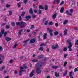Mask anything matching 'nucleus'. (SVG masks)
Segmentation results:
<instances>
[{"mask_svg": "<svg viewBox=\"0 0 78 78\" xmlns=\"http://www.w3.org/2000/svg\"><path fill=\"white\" fill-rule=\"evenodd\" d=\"M44 64V63L42 62H38L36 64V67L37 68H40L41 67H42V66H43Z\"/></svg>", "mask_w": 78, "mask_h": 78, "instance_id": "f257e3e1", "label": "nucleus"}, {"mask_svg": "<svg viewBox=\"0 0 78 78\" xmlns=\"http://www.w3.org/2000/svg\"><path fill=\"white\" fill-rule=\"evenodd\" d=\"M25 26H27V23L23 22V21L21 22L20 27L21 28H25Z\"/></svg>", "mask_w": 78, "mask_h": 78, "instance_id": "f03ea898", "label": "nucleus"}, {"mask_svg": "<svg viewBox=\"0 0 78 78\" xmlns=\"http://www.w3.org/2000/svg\"><path fill=\"white\" fill-rule=\"evenodd\" d=\"M20 70L19 73H22L23 72H24V70H23L24 69V67L20 66Z\"/></svg>", "mask_w": 78, "mask_h": 78, "instance_id": "7ed1b4c3", "label": "nucleus"}, {"mask_svg": "<svg viewBox=\"0 0 78 78\" xmlns=\"http://www.w3.org/2000/svg\"><path fill=\"white\" fill-rule=\"evenodd\" d=\"M36 71L37 73H38V74L41 73V69H40L39 68H38L37 69Z\"/></svg>", "mask_w": 78, "mask_h": 78, "instance_id": "20e7f679", "label": "nucleus"}, {"mask_svg": "<svg viewBox=\"0 0 78 78\" xmlns=\"http://www.w3.org/2000/svg\"><path fill=\"white\" fill-rule=\"evenodd\" d=\"M35 41H36L35 39L33 38L30 40V42L31 43V44H33V43L35 42Z\"/></svg>", "mask_w": 78, "mask_h": 78, "instance_id": "39448f33", "label": "nucleus"}, {"mask_svg": "<svg viewBox=\"0 0 78 78\" xmlns=\"http://www.w3.org/2000/svg\"><path fill=\"white\" fill-rule=\"evenodd\" d=\"M5 39L6 41V42H9V41H10L12 39L9 37H6L5 38Z\"/></svg>", "mask_w": 78, "mask_h": 78, "instance_id": "423d86ee", "label": "nucleus"}, {"mask_svg": "<svg viewBox=\"0 0 78 78\" xmlns=\"http://www.w3.org/2000/svg\"><path fill=\"white\" fill-rule=\"evenodd\" d=\"M29 12L31 14H33V9L30 8L29 9Z\"/></svg>", "mask_w": 78, "mask_h": 78, "instance_id": "0eeeda50", "label": "nucleus"}, {"mask_svg": "<svg viewBox=\"0 0 78 78\" xmlns=\"http://www.w3.org/2000/svg\"><path fill=\"white\" fill-rule=\"evenodd\" d=\"M64 7H62L60 10V12L61 13H63L64 12Z\"/></svg>", "mask_w": 78, "mask_h": 78, "instance_id": "6e6552de", "label": "nucleus"}, {"mask_svg": "<svg viewBox=\"0 0 78 78\" xmlns=\"http://www.w3.org/2000/svg\"><path fill=\"white\" fill-rule=\"evenodd\" d=\"M66 13L67 15H69L70 16H71V15H72V14L71 13H69V12L68 10H66Z\"/></svg>", "mask_w": 78, "mask_h": 78, "instance_id": "1a4fd4ad", "label": "nucleus"}, {"mask_svg": "<svg viewBox=\"0 0 78 78\" xmlns=\"http://www.w3.org/2000/svg\"><path fill=\"white\" fill-rule=\"evenodd\" d=\"M55 75L56 77H58V76H59V73L55 72Z\"/></svg>", "mask_w": 78, "mask_h": 78, "instance_id": "9d476101", "label": "nucleus"}, {"mask_svg": "<svg viewBox=\"0 0 78 78\" xmlns=\"http://www.w3.org/2000/svg\"><path fill=\"white\" fill-rule=\"evenodd\" d=\"M25 18L26 19H31V17L30 15H28L26 16Z\"/></svg>", "mask_w": 78, "mask_h": 78, "instance_id": "9b49d317", "label": "nucleus"}, {"mask_svg": "<svg viewBox=\"0 0 78 78\" xmlns=\"http://www.w3.org/2000/svg\"><path fill=\"white\" fill-rule=\"evenodd\" d=\"M33 73H34V70H33L30 74V77H32V76H33L34 75V74H33Z\"/></svg>", "mask_w": 78, "mask_h": 78, "instance_id": "f8f14e48", "label": "nucleus"}, {"mask_svg": "<svg viewBox=\"0 0 78 78\" xmlns=\"http://www.w3.org/2000/svg\"><path fill=\"white\" fill-rule=\"evenodd\" d=\"M52 32H53V30H50L49 31V34L51 37H52V36H53V33Z\"/></svg>", "mask_w": 78, "mask_h": 78, "instance_id": "ddd939ff", "label": "nucleus"}, {"mask_svg": "<svg viewBox=\"0 0 78 78\" xmlns=\"http://www.w3.org/2000/svg\"><path fill=\"white\" fill-rule=\"evenodd\" d=\"M47 33L44 34L43 35V39L44 40L47 38Z\"/></svg>", "mask_w": 78, "mask_h": 78, "instance_id": "4468645a", "label": "nucleus"}, {"mask_svg": "<svg viewBox=\"0 0 78 78\" xmlns=\"http://www.w3.org/2000/svg\"><path fill=\"white\" fill-rule=\"evenodd\" d=\"M43 57H44V55H41L38 57V59H42V58H43Z\"/></svg>", "mask_w": 78, "mask_h": 78, "instance_id": "2eb2a0df", "label": "nucleus"}, {"mask_svg": "<svg viewBox=\"0 0 78 78\" xmlns=\"http://www.w3.org/2000/svg\"><path fill=\"white\" fill-rule=\"evenodd\" d=\"M39 9H44V8L43 7L42 5H40L39 6Z\"/></svg>", "mask_w": 78, "mask_h": 78, "instance_id": "dca6fc26", "label": "nucleus"}, {"mask_svg": "<svg viewBox=\"0 0 78 78\" xmlns=\"http://www.w3.org/2000/svg\"><path fill=\"white\" fill-rule=\"evenodd\" d=\"M67 29H65L64 32L65 36L67 35Z\"/></svg>", "mask_w": 78, "mask_h": 78, "instance_id": "f3484780", "label": "nucleus"}, {"mask_svg": "<svg viewBox=\"0 0 78 78\" xmlns=\"http://www.w3.org/2000/svg\"><path fill=\"white\" fill-rule=\"evenodd\" d=\"M44 47H41L39 48V50L40 51H43L44 50Z\"/></svg>", "mask_w": 78, "mask_h": 78, "instance_id": "a211bd4d", "label": "nucleus"}, {"mask_svg": "<svg viewBox=\"0 0 78 78\" xmlns=\"http://www.w3.org/2000/svg\"><path fill=\"white\" fill-rule=\"evenodd\" d=\"M67 70H66L65 73L63 74V75L64 76H66L67 75Z\"/></svg>", "mask_w": 78, "mask_h": 78, "instance_id": "6ab92c4d", "label": "nucleus"}, {"mask_svg": "<svg viewBox=\"0 0 78 78\" xmlns=\"http://www.w3.org/2000/svg\"><path fill=\"white\" fill-rule=\"evenodd\" d=\"M44 9L45 11H47V10H48V7L47 5H46L44 6Z\"/></svg>", "mask_w": 78, "mask_h": 78, "instance_id": "aec40b11", "label": "nucleus"}, {"mask_svg": "<svg viewBox=\"0 0 78 78\" xmlns=\"http://www.w3.org/2000/svg\"><path fill=\"white\" fill-rule=\"evenodd\" d=\"M5 67L4 66H3L1 68L0 70L1 71H3V70L4 69H5Z\"/></svg>", "mask_w": 78, "mask_h": 78, "instance_id": "412c9836", "label": "nucleus"}, {"mask_svg": "<svg viewBox=\"0 0 78 78\" xmlns=\"http://www.w3.org/2000/svg\"><path fill=\"white\" fill-rule=\"evenodd\" d=\"M23 31V30L22 29H21L19 31L18 34L19 35H21V33Z\"/></svg>", "mask_w": 78, "mask_h": 78, "instance_id": "4be33fe9", "label": "nucleus"}, {"mask_svg": "<svg viewBox=\"0 0 78 78\" xmlns=\"http://www.w3.org/2000/svg\"><path fill=\"white\" fill-rule=\"evenodd\" d=\"M68 22V20H65L64 21V22H63V24L64 25H66L67 24V23Z\"/></svg>", "mask_w": 78, "mask_h": 78, "instance_id": "5701e85b", "label": "nucleus"}, {"mask_svg": "<svg viewBox=\"0 0 78 78\" xmlns=\"http://www.w3.org/2000/svg\"><path fill=\"white\" fill-rule=\"evenodd\" d=\"M21 22H18L16 23V25H21Z\"/></svg>", "mask_w": 78, "mask_h": 78, "instance_id": "b1692460", "label": "nucleus"}, {"mask_svg": "<svg viewBox=\"0 0 78 78\" xmlns=\"http://www.w3.org/2000/svg\"><path fill=\"white\" fill-rule=\"evenodd\" d=\"M58 32L57 31H56L54 32V36H57L58 34Z\"/></svg>", "mask_w": 78, "mask_h": 78, "instance_id": "393cba45", "label": "nucleus"}, {"mask_svg": "<svg viewBox=\"0 0 78 78\" xmlns=\"http://www.w3.org/2000/svg\"><path fill=\"white\" fill-rule=\"evenodd\" d=\"M5 28L6 29H9V28H10V26H9V25H7L5 26Z\"/></svg>", "mask_w": 78, "mask_h": 78, "instance_id": "a878e982", "label": "nucleus"}, {"mask_svg": "<svg viewBox=\"0 0 78 78\" xmlns=\"http://www.w3.org/2000/svg\"><path fill=\"white\" fill-rule=\"evenodd\" d=\"M2 34H3L5 33V31L4 30V29H2L1 31V32Z\"/></svg>", "mask_w": 78, "mask_h": 78, "instance_id": "bb28decb", "label": "nucleus"}, {"mask_svg": "<svg viewBox=\"0 0 78 78\" xmlns=\"http://www.w3.org/2000/svg\"><path fill=\"white\" fill-rule=\"evenodd\" d=\"M25 12H22V14H21V16H22V17H23V16H24V15H25Z\"/></svg>", "mask_w": 78, "mask_h": 78, "instance_id": "cd10ccee", "label": "nucleus"}, {"mask_svg": "<svg viewBox=\"0 0 78 78\" xmlns=\"http://www.w3.org/2000/svg\"><path fill=\"white\" fill-rule=\"evenodd\" d=\"M56 17V15L55 14H54L52 16V17L53 19H55Z\"/></svg>", "mask_w": 78, "mask_h": 78, "instance_id": "c85d7f7f", "label": "nucleus"}, {"mask_svg": "<svg viewBox=\"0 0 78 78\" xmlns=\"http://www.w3.org/2000/svg\"><path fill=\"white\" fill-rule=\"evenodd\" d=\"M32 61L34 62H37V61H38V60L37 59H33L32 60Z\"/></svg>", "mask_w": 78, "mask_h": 78, "instance_id": "c756f323", "label": "nucleus"}, {"mask_svg": "<svg viewBox=\"0 0 78 78\" xmlns=\"http://www.w3.org/2000/svg\"><path fill=\"white\" fill-rule=\"evenodd\" d=\"M23 2L24 3L25 5H27V3L28 2V0H23Z\"/></svg>", "mask_w": 78, "mask_h": 78, "instance_id": "7c9ffc66", "label": "nucleus"}, {"mask_svg": "<svg viewBox=\"0 0 78 78\" xmlns=\"http://www.w3.org/2000/svg\"><path fill=\"white\" fill-rule=\"evenodd\" d=\"M32 14V18H33V19H35V18H36V15L34 14L33 13Z\"/></svg>", "mask_w": 78, "mask_h": 78, "instance_id": "2f4dec72", "label": "nucleus"}, {"mask_svg": "<svg viewBox=\"0 0 78 78\" xmlns=\"http://www.w3.org/2000/svg\"><path fill=\"white\" fill-rule=\"evenodd\" d=\"M49 25H53V23L52 22H49L48 23Z\"/></svg>", "mask_w": 78, "mask_h": 78, "instance_id": "473e14b6", "label": "nucleus"}, {"mask_svg": "<svg viewBox=\"0 0 78 78\" xmlns=\"http://www.w3.org/2000/svg\"><path fill=\"white\" fill-rule=\"evenodd\" d=\"M67 50V48L66 47L64 48L63 49L64 51H66Z\"/></svg>", "mask_w": 78, "mask_h": 78, "instance_id": "72a5a7b5", "label": "nucleus"}, {"mask_svg": "<svg viewBox=\"0 0 78 78\" xmlns=\"http://www.w3.org/2000/svg\"><path fill=\"white\" fill-rule=\"evenodd\" d=\"M9 15H10V16H11L12 14V11L10 10L9 11Z\"/></svg>", "mask_w": 78, "mask_h": 78, "instance_id": "f704fd0d", "label": "nucleus"}, {"mask_svg": "<svg viewBox=\"0 0 78 78\" xmlns=\"http://www.w3.org/2000/svg\"><path fill=\"white\" fill-rule=\"evenodd\" d=\"M34 25H31L30 27V29L32 30V29H33V28H34Z\"/></svg>", "mask_w": 78, "mask_h": 78, "instance_id": "c9c22d12", "label": "nucleus"}, {"mask_svg": "<svg viewBox=\"0 0 78 78\" xmlns=\"http://www.w3.org/2000/svg\"><path fill=\"white\" fill-rule=\"evenodd\" d=\"M38 11H39V13H38L39 14H41L42 13V10L41 9H39Z\"/></svg>", "mask_w": 78, "mask_h": 78, "instance_id": "e433bc0d", "label": "nucleus"}, {"mask_svg": "<svg viewBox=\"0 0 78 78\" xmlns=\"http://www.w3.org/2000/svg\"><path fill=\"white\" fill-rule=\"evenodd\" d=\"M17 45H18V44L16 43L14 45V46H13V48H16V47H17Z\"/></svg>", "mask_w": 78, "mask_h": 78, "instance_id": "4c0bfd02", "label": "nucleus"}, {"mask_svg": "<svg viewBox=\"0 0 78 78\" xmlns=\"http://www.w3.org/2000/svg\"><path fill=\"white\" fill-rule=\"evenodd\" d=\"M67 62H64V67H66V66H67Z\"/></svg>", "mask_w": 78, "mask_h": 78, "instance_id": "58836bf2", "label": "nucleus"}, {"mask_svg": "<svg viewBox=\"0 0 78 78\" xmlns=\"http://www.w3.org/2000/svg\"><path fill=\"white\" fill-rule=\"evenodd\" d=\"M52 67L53 69H58V67L57 66H53Z\"/></svg>", "mask_w": 78, "mask_h": 78, "instance_id": "ea45409f", "label": "nucleus"}, {"mask_svg": "<svg viewBox=\"0 0 78 78\" xmlns=\"http://www.w3.org/2000/svg\"><path fill=\"white\" fill-rule=\"evenodd\" d=\"M23 66L24 67H23L24 69H27V68H28V67H27V66H25V64H24L23 65Z\"/></svg>", "mask_w": 78, "mask_h": 78, "instance_id": "a19ab883", "label": "nucleus"}, {"mask_svg": "<svg viewBox=\"0 0 78 78\" xmlns=\"http://www.w3.org/2000/svg\"><path fill=\"white\" fill-rule=\"evenodd\" d=\"M48 24V20H47L45 22V23H44V25H47Z\"/></svg>", "mask_w": 78, "mask_h": 78, "instance_id": "79ce46f5", "label": "nucleus"}, {"mask_svg": "<svg viewBox=\"0 0 78 78\" xmlns=\"http://www.w3.org/2000/svg\"><path fill=\"white\" fill-rule=\"evenodd\" d=\"M76 42L75 43V45H78V40H77Z\"/></svg>", "mask_w": 78, "mask_h": 78, "instance_id": "37998d69", "label": "nucleus"}, {"mask_svg": "<svg viewBox=\"0 0 78 78\" xmlns=\"http://www.w3.org/2000/svg\"><path fill=\"white\" fill-rule=\"evenodd\" d=\"M17 5L18 7H19V8H20V5H21V4H20V3H18L17 4Z\"/></svg>", "mask_w": 78, "mask_h": 78, "instance_id": "c03bdc74", "label": "nucleus"}, {"mask_svg": "<svg viewBox=\"0 0 78 78\" xmlns=\"http://www.w3.org/2000/svg\"><path fill=\"white\" fill-rule=\"evenodd\" d=\"M19 21H21L22 20V16H19Z\"/></svg>", "mask_w": 78, "mask_h": 78, "instance_id": "a18cd8bd", "label": "nucleus"}, {"mask_svg": "<svg viewBox=\"0 0 78 78\" xmlns=\"http://www.w3.org/2000/svg\"><path fill=\"white\" fill-rule=\"evenodd\" d=\"M73 73V72H72V71L69 72V76H70V75H72Z\"/></svg>", "mask_w": 78, "mask_h": 78, "instance_id": "49530a36", "label": "nucleus"}, {"mask_svg": "<svg viewBox=\"0 0 78 78\" xmlns=\"http://www.w3.org/2000/svg\"><path fill=\"white\" fill-rule=\"evenodd\" d=\"M11 6V5H9L8 4H7L6 5V8H9V7H10Z\"/></svg>", "mask_w": 78, "mask_h": 78, "instance_id": "de8ad7c7", "label": "nucleus"}, {"mask_svg": "<svg viewBox=\"0 0 78 78\" xmlns=\"http://www.w3.org/2000/svg\"><path fill=\"white\" fill-rule=\"evenodd\" d=\"M74 72H77V71H78V68H76L74 70Z\"/></svg>", "mask_w": 78, "mask_h": 78, "instance_id": "09e8293b", "label": "nucleus"}, {"mask_svg": "<svg viewBox=\"0 0 78 78\" xmlns=\"http://www.w3.org/2000/svg\"><path fill=\"white\" fill-rule=\"evenodd\" d=\"M70 12L72 13L73 12V10L72 9H71L70 10Z\"/></svg>", "mask_w": 78, "mask_h": 78, "instance_id": "8fccbe9b", "label": "nucleus"}, {"mask_svg": "<svg viewBox=\"0 0 78 78\" xmlns=\"http://www.w3.org/2000/svg\"><path fill=\"white\" fill-rule=\"evenodd\" d=\"M64 3V1L62 2L61 3H60V5H63Z\"/></svg>", "mask_w": 78, "mask_h": 78, "instance_id": "3c124183", "label": "nucleus"}, {"mask_svg": "<svg viewBox=\"0 0 78 78\" xmlns=\"http://www.w3.org/2000/svg\"><path fill=\"white\" fill-rule=\"evenodd\" d=\"M7 34V33H6V32H5L4 33V37L6 36Z\"/></svg>", "mask_w": 78, "mask_h": 78, "instance_id": "603ef678", "label": "nucleus"}, {"mask_svg": "<svg viewBox=\"0 0 78 78\" xmlns=\"http://www.w3.org/2000/svg\"><path fill=\"white\" fill-rule=\"evenodd\" d=\"M72 47V45H69V46L68 47V48H71V47Z\"/></svg>", "mask_w": 78, "mask_h": 78, "instance_id": "864d4df0", "label": "nucleus"}, {"mask_svg": "<svg viewBox=\"0 0 78 78\" xmlns=\"http://www.w3.org/2000/svg\"><path fill=\"white\" fill-rule=\"evenodd\" d=\"M12 25L13 27H15V23H12Z\"/></svg>", "mask_w": 78, "mask_h": 78, "instance_id": "5fc2aeb1", "label": "nucleus"}, {"mask_svg": "<svg viewBox=\"0 0 78 78\" xmlns=\"http://www.w3.org/2000/svg\"><path fill=\"white\" fill-rule=\"evenodd\" d=\"M44 43H43L41 44L40 46V47H42V46H44Z\"/></svg>", "mask_w": 78, "mask_h": 78, "instance_id": "6e6d98bb", "label": "nucleus"}, {"mask_svg": "<svg viewBox=\"0 0 78 78\" xmlns=\"http://www.w3.org/2000/svg\"><path fill=\"white\" fill-rule=\"evenodd\" d=\"M3 56L2 55L0 54V61H1V59H2L1 58H3Z\"/></svg>", "mask_w": 78, "mask_h": 78, "instance_id": "4d7b16f0", "label": "nucleus"}, {"mask_svg": "<svg viewBox=\"0 0 78 78\" xmlns=\"http://www.w3.org/2000/svg\"><path fill=\"white\" fill-rule=\"evenodd\" d=\"M55 25L56 26V27H58V23H55Z\"/></svg>", "mask_w": 78, "mask_h": 78, "instance_id": "13d9d810", "label": "nucleus"}, {"mask_svg": "<svg viewBox=\"0 0 78 78\" xmlns=\"http://www.w3.org/2000/svg\"><path fill=\"white\" fill-rule=\"evenodd\" d=\"M47 30L48 31H49V32H50V31H52V30H50V28H47Z\"/></svg>", "mask_w": 78, "mask_h": 78, "instance_id": "bf43d9fd", "label": "nucleus"}, {"mask_svg": "<svg viewBox=\"0 0 78 78\" xmlns=\"http://www.w3.org/2000/svg\"><path fill=\"white\" fill-rule=\"evenodd\" d=\"M60 1H59V0H57L56 1L57 4H58V3H59V2Z\"/></svg>", "mask_w": 78, "mask_h": 78, "instance_id": "052dcab7", "label": "nucleus"}, {"mask_svg": "<svg viewBox=\"0 0 78 78\" xmlns=\"http://www.w3.org/2000/svg\"><path fill=\"white\" fill-rule=\"evenodd\" d=\"M52 48H53V49H55L56 48V47L54 46H52Z\"/></svg>", "mask_w": 78, "mask_h": 78, "instance_id": "680f3d73", "label": "nucleus"}, {"mask_svg": "<svg viewBox=\"0 0 78 78\" xmlns=\"http://www.w3.org/2000/svg\"><path fill=\"white\" fill-rule=\"evenodd\" d=\"M5 25H6V23H3V24L1 26V27H3V26Z\"/></svg>", "mask_w": 78, "mask_h": 78, "instance_id": "e2e57ef3", "label": "nucleus"}, {"mask_svg": "<svg viewBox=\"0 0 78 78\" xmlns=\"http://www.w3.org/2000/svg\"><path fill=\"white\" fill-rule=\"evenodd\" d=\"M14 73L16 74V75H17V72L16 70H15L14 71Z\"/></svg>", "mask_w": 78, "mask_h": 78, "instance_id": "0e129e2a", "label": "nucleus"}, {"mask_svg": "<svg viewBox=\"0 0 78 78\" xmlns=\"http://www.w3.org/2000/svg\"><path fill=\"white\" fill-rule=\"evenodd\" d=\"M67 54H65L64 55V57L66 58V57H67Z\"/></svg>", "mask_w": 78, "mask_h": 78, "instance_id": "69168bd1", "label": "nucleus"}, {"mask_svg": "<svg viewBox=\"0 0 78 78\" xmlns=\"http://www.w3.org/2000/svg\"><path fill=\"white\" fill-rule=\"evenodd\" d=\"M30 32V29H27V33H29Z\"/></svg>", "mask_w": 78, "mask_h": 78, "instance_id": "338daca9", "label": "nucleus"}, {"mask_svg": "<svg viewBox=\"0 0 78 78\" xmlns=\"http://www.w3.org/2000/svg\"><path fill=\"white\" fill-rule=\"evenodd\" d=\"M2 3H3L5 2V0H1Z\"/></svg>", "mask_w": 78, "mask_h": 78, "instance_id": "774afa93", "label": "nucleus"}]
</instances>
